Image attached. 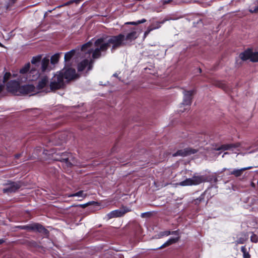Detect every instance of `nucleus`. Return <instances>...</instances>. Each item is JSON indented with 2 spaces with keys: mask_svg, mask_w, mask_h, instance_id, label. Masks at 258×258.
<instances>
[{
  "mask_svg": "<svg viewBox=\"0 0 258 258\" xmlns=\"http://www.w3.org/2000/svg\"><path fill=\"white\" fill-rule=\"evenodd\" d=\"M36 88L33 84H27L20 86L18 95H27L35 92Z\"/></svg>",
  "mask_w": 258,
  "mask_h": 258,
  "instance_id": "10",
  "label": "nucleus"
},
{
  "mask_svg": "<svg viewBox=\"0 0 258 258\" xmlns=\"http://www.w3.org/2000/svg\"><path fill=\"white\" fill-rule=\"evenodd\" d=\"M92 45V42L91 41H89L84 44H83L81 46V50L83 52L86 51L88 49L90 48Z\"/></svg>",
  "mask_w": 258,
  "mask_h": 258,
  "instance_id": "27",
  "label": "nucleus"
},
{
  "mask_svg": "<svg viewBox=\"0 0 258 258\" xmlns=\"http://www.w3.org/2000/svg\"><path fill=\"white\" fill-rule=\"evenodd\" d=\"M251 13H256L258 12V5L254 8H252L249 10Z\"/></svg>",
  "mask_w": 258,
  "mask_h": 258,
  "instance_id": "37",
  "label": "nucleus"
},
{
  "mask_svg": "<svg viewBox=\"0 0 258 258\" xmlns=\"http://www.w3.org/2000/svg\"><path fill=\"white\" fill-rule=\"evenodd\" d=\"M58 157H55V160L62 162L64 166L67 167H70L75 164L74 158L69 153H58Z\"/></svg>",
  "mask_w": 258,
  "mask_h": 258,
  "instance_id": "4",
  "label": "nucleus"
},
{
  "mask_svg": "<svg viewBox=\"0 0 258 258\" xmlns=\"http://www.w3.org/2000/svg\"><path fill=\"white\" fill-rule=\"evenodd\" d=\"M250 61L252 62H258V52H253L252 51Z\"/></svg>",
  "mask_w": 258,
  "mask_h": 258,
  "instance_id": "31",
  "label": "nucleus"
},
{
  "mask_svg": "<svg viewBox=\"0 0 258 258\" xmlns=\"http://www.w3.org/2000/svg\"><path fill=\"white\" fill-rule=\"evenodd\" d=\"M126 42H124V35L120 33L117 35H105L97 39L94 42L95 49L90 48L88 53H92V58H99L102 52L106 53L109 48L113 53L115 50L121 47L126 46Z\"/></svg>",
  "mask_w": 258,
  "mask_h": 258,
  "instance_id": "1",
  "label": "nucleus"
},
{
  "mask_svg": "<svg viewBox=\"0 0 258 258\" xmlns=\"http://www.w3.org/2000/svg\"><path fill=\"white\" fill-rule=\"evenodd\" d=\"M20 187L19 183L17 182H11L7 187L4 188L3 190L5 193H12L15 192Z\"/></svg>",
  "mask_w": 258,
  "mask_h": 258,
  "instance_id": "14",
  "label": "nucleus"
},
{
  "mask_svg": "<svg viewBox=\"0 0 258 258\" xmlns=\"http://www.w3.org/2000/svg\"><path fill=\"white\" fill-rule=\"evenodd\" d=\"M0 47H5V46L3 44H2L1 42H0Z\"/></svg>",
  "mask_w": 258,
  "mask_h": 258,
  "instance_id": "49",
  "label": "nucleus"
},
{
  "mask_svg": "<svg viewBox=\"0 0 258 258\" xmlns=\"http://www.w3.org/2000/svg\"><path fill=\"white\" fill-rule=\"evenodd\" d=\"M90 203H86V204H81V205H79V206L80 207H82V208H85L88 205H89Z\"/></svg>",
  "mask_w": 258,
  "mask_h": 258,
  "instance_id": "40",
  "label": "nucleus"
},
{
  "mask_svg": "<svg viewBox=\"0 0 258 258\" xmlns=\"http://www.w3.org/2000/svg\"><path fill=\"white\" fill-rule=\"evenodd\" d=\"M75 53L76 50L75 49H72L66 52L64 55V61L66 62L70 61L72 58L75 55Z\"/></svg>",
  "mask_w": 258,
  "mask_h": 258,
  "instance_id": "26",
  "label": "nucleus"
},
{
  "mask_svg": "<svg viewBox=\"0 0 258 258\" xmlns=\"http://www.w3.org/2000/svg\"><path fill=\"white\" fill-rule=\"evenodd\" d=\"M214 85L216 87L222 89L226 92L229 90L228 86L223 81H216L214 82Z\"/></svg>",
  "mask_w": 258,
  "mask_h": 258,
  "instance_id": "23",
  "label": "nucleus"
},
{
  "mask_svg": "<svg viewBox=\"0 0 258 258\" xmlns=\"http://www.w3.org/2000/svg\"><path fill=\"white\" fill-rule=\"evenodd\" d=\"M151 30L152 29H148L147 31H146L144 33V36L146 37V36L149 34V33L150 32Z\"/></svg>",
  "mask_w": 258,
  "mask_h": 258,
  "instance_id": "39",
  "label": "nucleus"
},
{
  "mask_svg": "<svg viewBox=\"0 0 258 258\" xmlns=\"http://www.w3.org/2000/svg\"><path fill=\"white\" fill-rule=\"evenodd\" d=\"M251 54H252V49L248 48V49L245 50V51H244L243 52L240 53L239 54V57L241 60H242L243 61H245L248 59L250 60Z\"/></svg>",
  "mask_w": 258,
  "mask_h": 258,
  "instance_id": "19",
  "label": "nucleus"
},
{
  "mask_svg": "<svg viewBox=\"0 0 258 258\" xmlns=\"http://www.w3.org/2000/svg\"><path fill=\"white\" fill-rule=\"evenodd\" d=\"M250 239L252 242L256 243L258 241V236L256 234H252L250 237Z\"/></svg>",
  "mask_w": 258,
  "mask_h": 258,
  "instance_id": "35",
  "label": "nucleus"
},
{
  "mask_svg": "<svg viewBox=\"0 0 258 258\" xmlns=\"http://www.w3.org/2000/svg\"><path fill=\"white\" fill-rule=\"evenodd\" d=\"M41 58H42V57H41V55H38L37 56H34L32 57L31 60V62L32 63V64L33 65H34L35 67H38L41 62Z\"/></svg>",
  "mask_w": 258,
  "mask_h": 258,
  "instance_id": "24",
  "label": "nucleus"
},
{
  "mask_svg": "<svg viewBox=\"0 0 258 258\" xmlns=\"http://www.w3.org/2000/svg\"><path fill=\"white\" fill-rule=\"evenodd\" d=\"M251 167H244L242 168L241 169H234L232 171H231L230 173V174H233L236 177H239L241 176L243 171L251 169Z\"/></svg>",
  "mask_w": 258,
  "mask_h": 258,
  "instance_id": "20",
  "label": "nucleus"
},
{
  "mask_svg": "<svg viewBox=\"0 0 258 258\" xmlns=\"http://www.w3.org/2000/svg\"><path fill=\"white\" fill-rule=\"evenodd\" d=\"M47 87H49V79L47 76H45L38 81L35 88L38 90L44 89V91Z\"/></svg>",
  "mask_w": 258,
  "mask_h": 258,
  "instance_id": "13",
  "label": "nucleus"
},
{
  "mask_svg": "<svg viewBox=\"0 0 258 258\" xmlns=\"http://www.w3.org/2000/svg\"><path fill=\"white\" fill-rule=\"evenodd\" d=\"M65 86V82L62 80L61 75H59L57 73L50 80L49 83V87L45 88L44 92L46 93L55 92L57 90L64 88Z\"/></svg>",
  "mask_w": 258,
  "mask_h": 258,
  "instance_id": "2",
  "label": "nucleus"
},
{
  "mask_svg": "<svg viewBox=\"0 0 258 258\" xmlns=\"http://www.w3.org/2000/svg\"><path fill=\"white\" fill-rule=\"evenodd\" d=\"M179 240V237H177L176 238H169L166 242H165L163 244H162L161 246L158 247V248H162L168 246L170 245H171L173 243H176Z\"/></svg>",
  "mask_w": 258,
  "mask_h": 258,
  "instance_id": "21",
  "label": "nucleus"
},
{
  "mask_svg": "<svg viewBox=\"0 0 258 258\" xmlns=\"http://www.w3.org/2000/svg\"><path fill=\"white\" fill-rule=\"evenodd\" d=\"M11 74L10 72H6L3 77V83H6L11 78Z\"/></svg>",
  "mask_w": 258,
  "mask_h": 258,
  "instance_id": "33",
  "label": "nucleus"
},
{
  "mask_svg": "<svg viewBox=\"0 0 258 258\" xmlns=\"http://www.w3.org/2000/svg\"><path fill=\"white\" fill-rule=\"evenodd\" d=\"M39 76V71L35 67H32L30 69L28 76L24 77V82L35 81Z\"/></svg>",
  "mask_w": 258,
  "mask_h": 258,
  "instance_id": "12",
  "label": "nucleus"
},
{
  "mask_svg": "<svg viewBox=\"0 0 258 258\" xmlns=\"http://www.w3.org/2000/svg\"><path fill=\"white\" fill-rule=\"evenodd\" d=\"M171 1V0H168V1L165 2L164 3L165 4H168V3H170Z\"/></svg>",
  "mask_w": 258,
  "mask_h": 258,
  "instance_id": "47",
  "label": "nucleus"
},
{
  "mask_svg": "<svg viewBox=\"0 0 258 258\" xmlns=\"http://www.w3.org/2000/svg\"><path fill=\"white\" fill-rule=\"evenodd\" d=\"M228 154V152H225V153H224V154L222 155V157L223 158V157H224V155H226V154Z\"/></svg>",
  "mask_w": 258,
  "mask_h": 258,
  "instance_id": "50",
  "label": "nucleus"
},
{
  "mask_svg": "<svg viewBox=\"0 0 258 258\" xmlns=\"http://www.w3.org/2000/svg\"><path fill=\"white\" fill-rule=\"evenodd\" d=\"M31 69V64L30 62H28L23 66L19 71V73L22 76L21 80L24 82V77L28 76L29 72Z\"/></svg>",
  "mask_w": 258,
  "mask_h": 258,
  "instance_id": "17",
  "label": "nucleus"
},
{
  "mask_svg": "<svg viewBox=\"0 0 258 258\" xmlns=\"http://www.w3.org/2000/svg\"><path fill=\"white\" fill-rule=\"evenodd\" d=\"M12 4H14L17 0H10Z\"/></svg>",
  "mask_w": 258,
  "mask_h": 258,
  "instance_id": "46",
  "label": "nucleus"
},
{
  "mask_svg": "<svg viewBox=\"0 0 258 258\" xmlns=\"http://www.w3.org/2000/svg\"><path fill=\"white\" fill-rule=\"evenodd\" d=\"M3 242H4V240L3 239H0V244H2Z\"/></svg>",
  "mask_w": 258,
  "mask_h": 258,
  "instance_id": "48",
  "label": "nucleus"
},
{
  "mask_svg": "<svg viewBox=\"0 0 258 258\" xmlns=\"http://www.w3.org/2000/svg\"><path fill=\"white\" fill-rule=\"evenodd\" d=\"M4 86L3 85H0V93L4 90Z\"/></svg>",
  "mask_w": 258,
  "mask_h": 258,
  "instance_id": "44",
  "label": "nucleus"
},
{
  "mask_svg": "<svg viewBox=\"0 0 258 258\" xmlns=\"http://www.w3.org/2000/svg\"><path fill=\"white\" fill-rule=\"evenodd\" d=\"M134 121H139L141 119L140 118H139V117H134V118L133 119Z\"/></svg>",
  "mask_w": 258,
  "mask_h": 258,
  "instance_id": "43",
  "label": "nucleus"
},
{
  "mask_svg": "<svg viewBox=\"0 0 258 258\" xmlns=\"http://www.w3.org/2000/svg\"><path fill=\"white\" fill-rule=\"evenodd\" d=\"M82 1H83V0H70V1L65 3L64 4H63L61 6H60V7H61L69 6L73 3H76V4H78Z\"/></svg>",
  "mask_w": 258,
  "mask_h": 258,
  "instance_id": "29",
  "label": "nucleus"
},
{
  "mask_svg": "<svg viewBox=\"0 0 258 258\" xmlns=\"http://www.w3.org/2000/svg\"><path fill=\"white\" fill-rule=\"evenodd\" d=\"M49 62V59L46 57H44L42 59L41 62V70L42 72H45L46 71L48 66Z\"/></svg>",
  "mask_w": 258,
  "mask_h": 258,
  "instance_id": "25",
  "label": "nucleus"
},
{
  "mask_svg": "<svg viewBox=\"0 0 258 258\" xmlns=\"http://www.w3.org/2000/svg\"><path fill=\"white\" fill-rule=\"evenodd\" d=\"M19 228L21 229L27 230L28 231H38L46 233L47 230L41 225L38 223H34L27 225L20 226Z\"/></svg>",
  "mask_w": 258,
  "mask_h": 258,
  "instance_id": "7",
  "label": "nucleus"
},
{
  "mask_svg": "<svg viewBox=\"0 0 258 258\" xmlns=\"http://www.w3.org/2000/svg\"><path fill=\"white\" fill-rule=\"evenodd\" d=\"M197 151L195 149L193 150L190 148H185L183 150H178L176 153L173 154V156H181L185 157L191 154L196 153Z\"/></svg>",
  "mask_w": 258,
  "mask_h": 258,
  "instance_id": "15",
  "label": "nucleus"
},
{
  "mask_svg": "<svg viewBox=\"0 0 258 258\" xmlns=\"http://www.w3.org/2000/svg\"><path fill=\"white\" fill-rule=\"evenodd\" d=\"M57 73L59 75H61L63 81L64 79L66 80V82L67 83L79 77V75L76 74L75 69L72 68L63 69Z\"/></svg>",
  "mask_w": 258,
  "mask_h": 258,
  "instance_id": "3",
  "label": "nucleus"
},
{
  "mask_svg": "<svg viewBox=\"0 0 258 258\" xmlns=\"http://www.w3.org/2000/svg\"><path fill=\"white\" fill-rule=\"evenodd\" d=\"M171 234L176 235H178V231L177 230L173 231L171 232Z\"/></svg>",
  "mask_w": 258,
  "mask_h": 258,
  "instance_id": "42",
  "label": "nucleus"
},
{
  "mask_svg": "<svg viewBox=\"0 0 258 258\" xmlns=\"http://www.w3.org/2000/svg\"><path fill=\"white\" fill-rule=\"evenodd\" d=\"M204 199V195H202L199 198L197 199V200L199 201L200 202H201L203 201Z\"/></svg>",
  "mask_w": 258,
  "mask_h": 258,
  "instance_id": "41",
  "label": "nucleus"
},
{
  "mask_svg": "<svg viewBox=\"0 0 258 258\" xmlns=\"http://www.w3.org/2000/svg\"><path fill=\"white\" fill-rule=\"evenodd\" d=\"M150 215V213L149 212H145L142 214L141 217L144 218L146 216H149Z\"/></svg>",
  "mask_w": 258,
  "mask_h": 258,
  "instance_id": "38",
  "label": "nucleus"
},
{
  "mask_svg": "<svg viewBox=\"0 0 258 258\" xmlns=\"http://www.w3.org/2000/svg\"><path fill=\"white\" fill-rule=\"evenodd\" d=\"M21 154H17L15 155V157L16 158H18L19 157H20Z\"/></svg>",
  "mask_w": 258,
  "mask_h": 258,
  "instance_id": "45",
  "label": "nucleus"
},
{
  "mask_svg": "<svg viewBox=\"0 0 258 258\" xmlns=\"http://www.w3.org/2000/svg\"><path fill=\"white\" fill-rule=\"evenodd\" d=\"M199 71H200V73H201V72H202V70H201V69L199 68Z\"/></svg>",
  "mask_w": 258,
  "mask_h": 258,
  "instance_id": "51",
  "label": "nucleus"
},
{
  "mask_svg": "<svg viewBox=\"0 0 258 258\" xmlns=\"http://www.w3.org/2000/svg\"><path fill=\"white\" fill-rule=\"evenodd\" d=\"M138 37L137 32L135 30H133L127 33L125 36H124V42H126L127 45L128 44L129 42H132L133 41L137 39Z\"/></svg>",
  "mask_w": 258,
  "mask_h": 258,
  "instance_id": "18",
  "label": "nucleus"
},
{
  "mask_svg": "<svg viewBox=\"0 0 258 258\" xmlns=\"http://www.w3.org/2000/svg\"><path fill=\"white\" fill-rule=\"evenodd\" d=\"M93 60L92 59L89 60L85 59L78 63L77 69L78 72L83 71L87 67V70L90 71L93 68Z\"/></svg>",
  "mask_w": 258,
  "mask_h": 258,
  "instance_id": "11",
  "label": "nucleus"
},
{
  "mask_svg": "<svg viewBox=\"0 0 258 258\" xmlns=\"http://www.w3.org/2000/svg\"><path fill=\"white\" fill-rule=\"evenodd\" d=\"M59 59V54L56 53L53 55L50 58L51 63L54 64L58 62Z\"/></svg>",
  "mask_w": 258,
  "mask_h": 258,
  "instance_id": "28",
  "label": "nucleus"
},
{
  "mask_svg": "<svg viewBox=\"0 0 258 258\" xmlns=\"http://www.w3.org/2000/svg\"><path fill=\"white\" fill-rule=\"evenodd\" d=\"M226 169V168H223V171L225 170Z\"/></svg>",
  "mask_w": 258,
  "mask_h": 258,
  "instance_id": "52",
  "label": "nucleus"
},
{
  "mask_svg": "<svg viewBox=\"0 0 258 258\" xmlns=\"http://www.w3.org/2000/svg\"><path fill=\"white\" fill-rule=\"evenodd\" d=\"M69 198L70 197H78L81 198V199L79 200V201H81L82 199H84L87 197V194L84 192L83 190H80L76 193L70 194L68 196Z\"/></svg>",
  "mask_w": 258,
  "mask_h": 258,
  "instance_id": "22",
  "label": "nucleus"
},
{
  "mask_svg": "<svg viewBox=\"0 0 258 258\" xmlns=\"http://www.w3.org/2000/svg\"><path fill=\"white\" fill-rule=\"evenodd\" d=\"M241 251L243 253V258H250V255L249 253L246 251V248L245 246H242L241 247Z\"/></svg>",
  "mask_w": 258,
  "mask_h": 258,
  "instance_id": "30",
  "label": "nucleus"
},
{
  "mask_svg": "<svg viewBox=\"0 0 258 258\" xmlns=\"http://www.w3.org/2000/svg\"><path fill=\"white\" fill-rule=\"evenodd\" d=\"M186 108L185 106H182V107L180 108V106L179 107V109L177 110V112L178 113H183L187 109H185V108Z\"/></svg>",
  "mask_w": 258,
  "mask_h": 258,
  "instance_id": "36",
  "label": "nucleus"
},
{
  "mask_svg": "<svg viewBox=\"0 0 258 258\" xmlns=\"http://www.w3.org/2000/svg\"><path fill=\"white\" fill-rule=\"evenodd\" d=\"M146 22V20L145 19H143L141 20H139L137 22H127L125 24L132 25H138L140 24L144 23Z\"/></svg>",
  "mask_w": 258,
  "mask_h": 258,
  "instance_id": "32",
  "label": "nucleus"
},
{
  "mask_svg": "<svg viewBox=\"0 0 258 258\" xmlns=\"http://www.w3.org/2000/svg\"><path fill=\"white\" fill-rule=\"evenodd\" d=\"M130 210L127 208H123L115 210H113L107 214V217L108 219L120 217L123 216L126 213L129 212Z\"/></svg>",
  "mask_w": 258,
  "mask_h": 258,
  "instance_id": "9",
  "label": "nucleus"
},
{
  "mask_svg": "<svg viewBox=\"0 0 258 258\" xmlns=\"http://www.w3.org/2000/svg\"><path fill=\"white\" fill-rule=\"evenodd\" d=\"M239 146L238 144H227L221 145L218 147L214 148L216 151H227L232 150L233 148H236Z\"/></svg>",
  "mask_w": 258,
  "mask_h": 258,
  "instance_id": "16",
  "label": "nucleus"
},
{
  "mask_svg": "<svg viewBox=\"0 0 258 258\" xmlns=\"http://www.w3.org/2000/svg\"><path fill=\"white\" fill-rule=\"evenodd\" d=\"M171 234V232L169 230H166L164 231L161 232L159 234L160 237H162L163 236H167Z\"/></svg>",
  "mask_w": 258,
  "mask_h": 258,
  "instance_id": "34",
  "label": "nucleus"
},
{
  "mask_svg": "<svg viewBox=\"0 0 258 258\" xmlns=\"http://www.w3.org/2000/svg\"><path fill=\"white\" fill-rule=\"evenodd\" d=\"M20 83L18 81L11 80L6 84L7 90L8 92L18 95Z\"/></svg>",
  "mask_w": 258,
  "mask_h": 258,
  "instance_id": "8",
  "label": "nucleus"
},
{
  "mask_svg": "<svg viewBox=\"0 0 258 258\" xmlns=\"http://www.w3.org/2000/svg\"><path fill=\"white\" fill-rule=\"evenodd\" d=\"M196 93V90L193 89L191 90L187 91L184 90L183 91V100L182 103L180 105V107H182V106H185L186 108L185 109H189L191 105L193 95Z\"/></svg>",
  "mask_w": 258,
  "mask_h": 258,
  "instance_id": "6",
  "label": "nucleus"
},
{
  "mask_svg": "<svg viewBox=\"0 0 258 258\" xmlns=\"http://www.w3.org/2000/svg\"><path fill=\"white\" fill-rule=\"evenodd\" d=\"M205 180V177L203 176L194 175L191 178H186L185 180L179 182L178 184L181 186L198 185L204 182Z\"/></svg>",
  "mask_w": 258,
  "mask_h": 258,
  "instance_id": "5",
  "label": "nucleus"
}]
</instances>
